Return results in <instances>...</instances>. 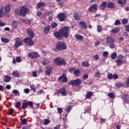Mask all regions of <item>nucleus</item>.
Here are the masks:
<instances>
[{
  "mask_svg": "<svg viewBox=\"0 0 129 129\" xmlns=\"http://www.w3.org/2000/svg\"><path fill=\"white\" fill-rule=\"evenodd\" d=\"M37 9H40V8H41V7H45L46 6V3H39L37 4Z\"/></svg>",
  "mask_w": 129,
  "mask_h": 129,
  "instance_id": "nucleus-29",
  "label": "nucleus"
},
{
  "mask_svg": "<svg viewBox=\"0 0 129 129\" xmlns=\"http://www.w3.org/2000/svg\"><path fill=\"white\" fill-rule=\"evenodd\" d=\"M42 15V13L41 12V11H38L36 13V15L37 16V17H41Z\"/></svg>",
  "mask_w": 129,
  "mask_h": 129,
  "instance_id": "nucleus-56",
  "label": "nucleus"
},
{
  "mask_svg": "<svg viewBox=\"0 0 129 129\" xmlns=\"http://www.w3.org/2000/svg\"><path fill=\"white\" fill-rule=\"evenodd\" d=\"M79 25L80 27H81V28H83V29H86V28L87 27L86 24L84 22H79Z\"/></svg>",
  "mask_w": 129,
  "mask_h": 129,
  "instance_id": "nucleus-20",
  "label": "nucleus"
},
{
  "mask_svg": "<svg viewBox=\"0 0 129 129\" xmlns=\"http://www.w3.org/2000/svg\"><path fill=\"white\" fill-rule=\"evenodd\" d=\"M58 81H60V82H67L68 81V79L66 77V75L63 74L61 76L58 78Z\"/></svg>",
  "mask_w": 129,
  "mask_h": 129,
  "instance_id": "nucleus-10",
  "label": "nucleus"
},
{
  "mask_svg": "<svg viewBox=\"0 0 129 129\" xmlns=\"http://www.w3.org/2000/svg\"><path fill=\"white\" fill-rule=\"evenodd\" d=\"M57 110L58 113H62V112H63V109L62 108H57Z\"/></svg>",
  "mask_w": 129,
  "mask_h": 129,
  "instance_id": "nucleus-50",
  "label": "nucleus"
},
{
  "mask_svg": "<svg viewBox=\"0 0 129 129\" xmlns=\"http://www.w3.org/2000/svg\"><path fill=\"white\" fill-rule=\"evenodd\" d=\"M50 29H51V26L50 25H47L45 26L43 28L44 34H45V35H47V34L49 33V31H50Z\"/></svg>",
  "mask_w": 129,
  "mask_h": 129,
  "instance_id": "nucleus-16",
  "label": "nucleus"
},
{
  "mask_svg": "<svg viewBox=\"0 0 129 129\" xmlns=\"http://www.w3.org/2000/svg\"><path fill=\"white\" fill-rule=\"evenodd\" d=\"M28 107V103H23L22 104V109H25Z\"/></svg>",
  "mask_w": 129,
  "mask_h": 129,
  "instance_id": "nucleus-42",
  "label": "nucleus"
},
{
  "mask_svg": "<svg viewBox=\"0 0 129 129\" xmlns=\"http://www.w3.org/2000/svg\"><path fill=\"white\" fill-rule=\"evenodd\" d=\"M106 43L108 45H109L110 49H113L114 47H115V45H114V39L112 38V37L110 36H108L107 37L106 39Z\"/></svg>",
  "mask_w": 129,
  "mask_h": 129,
  "instance_id": "nucleus-2",
  "label": "nucleus"
},
{
  "mask_svg": "<svg viewBox=\"0 0 129 129\" xmlns=\"http://www.w3.org/2000/svg\"><path fill=\"white\" fill-rule=\"evenodd\" d=\"M23 45V42L20 38H17L15 40V47L16 48H19L20 46H22Z\"/></svg>",
  "mask_w": 129,
  "mask_h": 129,
  "instance_id": "nucleus-11",
  "label": "nucleus"
},
{
  "mask_svg": "<svg viewBox=\"0 0 129 129\" xmlns=\"http://www.w3.org/2000/svg\"><path fill=\"white\" fill-rule=\"evenodd\" d=\"M4 82H10L11 81V78L9 76H6L4 79Z\"/></svg>",
  "mask_w": 129,
  "mask_h": 129,
  "instance_id": "nucleus-28",
  "label": "nucleus"
},
{
  "mask_svg": "<svg viewBox=\"0 0 129 129\" xmlns=\"http://www.w3.org/2000/svg\"><path fill=\"white\" fill-rule=\"evenodd\" d=\"M55 48L56 50H58L59 51H63L67 49V45H66V43H65V42L58 41L56 44Z\"/></svg>",
  "mask_w": 129,
  "mask_h": 129,
  "instance_id": "nucleus-1",
  "label": "nucleus"
},
{
  "mask_svg": "<svg viewBox=\"0 0 129 129\" xmlns=\"http://www.w3.org/2000/svg\"><path fill=\"white\" fill-rule=\"evenodd\" d=\"M97 32H98L99 33H101V32H102V27L101 26L97 25Z\"/></svg>",
  "mask_w": 129,
  "mask_h": 129,
  "instance_id": "nucleus-36",
  "label": "nucleus"
},
{
  "mask_svg": "<svg viewBox=\"0 0 129 129\" xmlns=\"http://www.w3.org/2000/svg\"><path fill=\"white\" fill-rule=\"evenodd\" d=\"M51 27L52 29H55L57 27V23L55 22H53L51 24Z\"/></svg>",
  "mask_w": 129,
  "mask_h": 129,
  "instance_id": "nucleus-45",
  "label": "nucleus"
},
{
  "mask_svg": "<svg viewBox=\"0 0 129 129\" xmlns=\"http://www.w3.org/2000/svg\"><path fill=\"white\" fill-rule=\"evenodd\" d=\"M24 43L28 45V46H33L34 45V40L29 37L26 38L23 40Z\"/></svg>",
  "mask_w": 129,
  "mask_h": 129,
  "instance_id": "nucleus-7",
  "label": "nucleus"
},
{
  "mask_svg": "<svg viewBox=\"0 0 129 129\" xmlns=\"http://www.w3.org/2000/svg\"><path fill=\"white\" fill-rule=\"evenodd\" d=\"M123 59V56L122 55L120 54L118 56L117 59L116 60V63L118 66H121L124 64V62L122 60Z\"/></svg>",
  "mask_w": 129,
  "mask_h": 129,
  "instance_id": "nucleus-5",
  "label": "nucleus"
},
{
  "mask_svg": "<svg viewBox=\"0 0 129 129\" xmlns=\"http://www.w3.org/2000/svg\"><path fill=\"white\" fill-rule=\"evenodd\" d=\"M32 76L33 77H37V72H36V71L33 72H32Z\"/></svg>",
  "mask_w": 129,
  "mask_h": 129,
  "instance_id": "nucleus-57",
  "label": "nucleus"
},
{
  "mask_svg": "<svg viewBox=\"0 0 129 129\" xmlns=\"http://www.w3.org/2000/svg\"><path fill=\"white\" fill-rule=\"evenodd\" d=\"M28 56L29 58H31L32 59H36V58L39 57V54L37 52L28 53Z\"/></svg>",
  "mask_w": 129,
  "mask_h": 129,
  "instance_id": "nucleus-12",
  "label": "nucleus"
},
{
  "mask_svg": "<svg viewBox=\"0 0 129 129\" xmlns=\"http://www.w3.org/2000/svg\"><path fill=\"white\" fill-rule=\"evenodd\" d=\"M90 66V64L87 61H83L82 63V66H83V67H89Z\"/></svg>",
  "mask_w": 129,
  "mask_h": 129,
  "instance_id": "nucleus-32",
  "label": "nucleus"
},
{
  "mask_svg": "<svg viewBox=\"0 0 129 129\" xmlns=\"http://www.w3.org/2000/svg\"><path fill=\"white\" fill-rule=\"evenodd\" d=\"M57 92L59 94H61L62 96H67L68 95V93L66 92V89L65 88L58 89Z\"/></svg>",
  "mask_w": 129,
  "mask_h": 129,
  "instance_id": "nucleus-9",
  "label": "nucleus"
},
{
  "mask_svg": "<svg viewBox=\"0 0 129 129\" xmlns=\"http://www.w3.org/2000/svg\"><path fill=\"white\" fill-rule=\"evenodd\" d=\"M15 16H21V9H16L15 11Z\"/></svg>",
  "mask_w": 129,
  "mask_h": 129,
  "instance_id": "nucleus-30",
  "label": "nucleus"
},
{
  "mask_svg": "<svg viewBox=\"0 0 129 129\" xmlns=\"http://www.w3.org/2000/svg\"><path fill=\"white\" fill-rule=\"evenodd\" d=\"M31 90H32L34 92H36V87L34 86H30Z\"/></svg>",
  "mask_w": 129,
  "mask_h": 129,
  "instance_id": "nucleus-51",
  "label": "nucleus"
},
{
  "mask_svg": "<svg viewBox=\"0 0 129 129\" xmlns=\"http://www.w3.org/2000/svg\"><path fill=\"white\" fill-rule=\"evenodd\" d=\"M13 75L15 77H19L20 76V74H19V72H13Z\"/></svg>",
  "mask_w": 129,
  "mask_h": 129,
  "instance_id": "nucleus-43",
  "label": "nucleus"
},
{
  "mask_svg": "<svg viewBox=\"0 0 129 129\" xmlns=\"http://www.w3.org/2000/svg\"><path fill=\"white\" fill-rule=\"evenodd\" d=\"M50 120L48 119H45L44 120V122H43V124L44 125H47V124H49V123H50Z\"/></svg>",
  "mask_w": 129,
  "mask_h": 129,
  "instance_id": "nucleus-39",
  "label": "nucleus"
},
{
  "mask_svg": "<svg viewBox=\"0 0 129 129\" xmlns=\"http://www.w3.org/2000/svg\"><path fill=\"white\" fill-rule=\"evenodd\" d=\"M83 81L81 79H77L75 80H72L70 82V84L71 85H74V86H79Z\"/></svg>",
  "mask_w": 129,
  "mask_h": 129,
  "instance_id": "nucleus-6",
  "label": "nucleus"
},
{
  "mask_svg": "<svg viewBox=\"0 0 129 129\" xmlns=\"http://www.w3.org/2000/svg\"><path fill=\"white\" fill-rule=\"evenodd\" d=\"M127 22H128V21L127 19H123L122 20V25H125L126 24H127Z\"/></svg>",
  "mask_w": 129,
  "mask_h": 129,
  "instance_id": "nucleus-47",
  "label": "nucleus"
},
{
  "mask_svg": "<svg viewBox=\"0 0 129 129\" xmlns=\"http://www.w3.org/2000/svg\"><path fill=\"white\" fill-rule=\"evenodd\" d=\"M12 26L13 27V28H14V29H18V22L16 21H13L12 22Z\"/></svg>",
  "mask_w": 129,
  "mask_h": 129,
  "instance_id": "nucleus-23",
  "label": "nucleus"
},
{
  "mask_svg": "<svg viewBox=\"0 0 129 129\" xmlns=\"http://www.w3.org/2000/svg\"><path fill=\"white\" fill-rule=\"evenodd\" d=\"M74 18L75 19V20H76V21H80V19H81L80 16L77 13H75L74 14Z\"/></svg>",
  "mask_w": 129,
  "mask_h": 129,
  "instance_id": "nucleus-26",
  "label": "nucleus"
},
{
  "mask_svg": "<svg viewBox=\"0 0 129 129\" xmlns=\"http://www.w3.org/2000/svg\"><path fill=\"white\" fill-rule=\"evenodd\" d=\"M16 61L18 63L21 62L22 61V59H21V57L20 56H17L16 57Z\"/></svg>",
  "mask_w": 129,
  "mask_h": 129,
  "instance_id": "nucleus-52",
  "label": "nucleus"
},
{
  "mask_svg": "<svg viewBox=\"0 0 129 129\" xmlns=\"http://www.w3.org/2000/svg\"><path fill=\"white\" fill-rule=\"evenodd\" d=\"M16 107H20L21 106V102H17L15 104Z\"/></svg>",
  "mask_w": 129,
  "mask_h": 129,
  "instance_id": "nucleus-59",
  "label": "nucleus"
},
{
  "mask_svg": "<svg viewBox=\"0 0 129 129\" xmlns=\"http://www.w3.org/2000/svg\"><path fill=\"white\" fill-rule=\"evenodd\" d=\"M27 119H24L23 120H21L20 124L21 125H25L27 124Z\"/></svg>",
  "mask_w": 129,
  "mask_h": 129,
  "instance_id": "nucleus-38",
  "label": "nucleus"
},
{
  "mask_svg": "<svg viewBox=\"0 0 129 129\" xmlns=\"http://www.w3.org/2000/svg\"><path fill=\"white\" fill-rule=\"evenodd\" d=\"M107 78L110 80L112 79V78H113V75H112V74H110L107 75Z\"/></svg>",
  "mask_w": 129,
  "mask_h": 129,
  "instance_id": "nucleus-49",
  "label": "nucleus"
},
{
  "mask_svg": "<svg viewBox=\"0 0 129 129\" xmlns=\"http://www.w3.org/2000/svg\"><path fill=\"white\" fill-rule=\"evenodd\" d=\"M72 109V108L71 107H69L67 108L66 111H67V112L69 113L70 111H71Z\"/></svg>",
  "mask_w": 129,
  "mask_h": 129,
  "instance_id": "nucleus-61",
  "label": "nucleus"
},
{
  "mask_svg": "<svg viewBox=\"0 0 129 129\" xmlns=\"http://www.w3.org/2000/svg\"><path fill=\"white\" fill-rule=\"evenodd\" d=\"M118 5H121L122 6H124L126 4V0H117Z\"/></svg>",
  "mask_w": 129,
  "mask_h": 129,
  "instance_id": "nucleus-24",
  "label": "nucleus"
},
{
  "mask_svg": "<svg viewBox=\"0 0 129 129\" xmlns=\"http://www.w3.org/2000/svg\"><path fill=\"white\" fill-rule=\"evenodd\" d=\"M28 13V8L26 6H22L20 9V16L25 17Z\"/></svg>",
  "mask_w": 129,
  "mask_h": 129,
  "instance_id": "nucleus-8",
  "label": "nucleus"
},
{
  "mask_svg": "<svg viewBox=\"0 0 129 129\" xmlns=\"http://www.w3.org/2000/svg\"><path fill=\"white\" fill-rule=\"evenodd\" d=\"M56 2L57 3L58 6H59V7H63V2L62 0H56Z\"/></svg>",
  "mask_w": 129,
  "mask_h": 129,
  "instance_id": "nucleus-35",
  "label": "nucleus"
},
{
  "mask_svg": "<svg viewBox=\"0 0 129 129\" xmlns=\"http://www.w3.org/2000/svg\"><path fill=\"white\" fill-rule=\"evenodd\" d=\"M27 105H29V106H32V105H33V102L28 101L27 103Z\"/></svg>",
  "mask_w": 129,
  "mask_h": 129,
  "instance_id": "nucleus-63",
  "label": "nucleus"
},
{
  "mask_svg": "<svg viewBox=\"0 0 129 129\" xmlns=\"http://www.w3.org/2000/svg\"><path fill=\"white\" fill-rule=\"evenodd\" d=\"M75 38L77 39V40H83V36H82V35H80L79 34H76L75 35Z\"/></svg>",
  "mask_w": 129,
  "mask_h": 129,
  "instance_id": "nucleus-25",
  "label": "nucleus"
},
{
  "mask_svg": "<svg viewBox=\"0 0 129 129\" xmlns=\"http://www.w3.org/2000/svg\"><path fill=\"white\" fill-rule=\"evenodd\" d=\"M61 126L60 125H57L54 128V129H60V127Z\"/></svg>",
  "mask_w": 129,
  "mask_h": 129,
  "instance_id": "nucleus-64",
  "label": "nucleus"
},
{
  "mask_svg": "<svg viewBox=\"0 0 129 129\" xmlns=\"http://www.w3.org/2000/svg\"><path fill=\"white\" fill-rule=\"evenodd\" d=\"M115 86L117 88H120V87H122V86H123V84L121 83H117L116 84Z\"/></svg>",
  "mask_w": 129,
  "mask_h": 129,
  "instance_id": "nucleus-41",
  "label": "nucleus"
},
{
  "mask_svg": "<svg viewBox=\"0 0 129 129\" xmlns=\"http://www.w3.org/2000/svg\"><path fill=\"white\" fill-rule=\"evenodd\" d=\"M95 76L96 77H100V73H99V72H96Z\"/></svg>",
  "mask_w": 129,
  "mask_h": 129,
  "instance_id": "nucleus-60",
  "label": "nucleus"
},
{
  "mask_svg": "<svg viewBox=\"0 0 129 129\" xmlns=\"http://www.w3.org/2000/svg\"><path fill=\"white\" fill-rule=\"evenodd\" d=\"M113 79L116 80V79H118V75H117V74H113Z\"/></svg>",
  "mask_w": 129,
  "mask_h": 129,
  "instance_id": "nucleus-55",
  "label": "nucleus"
},
{
  "mask_svg": "<svg viewBox=\"0 0 129 129\" xmlns=\"http://www.w3.org/2000/svg\"><path fill=\"white\" fill-rule=\"evenodd\" d=\"M1 41L3 43H5V44H8L9 42H10V40L8 38H5L4 37L1 38Z\"/></svg>",
  "mask_w": 129,
  "mask_h": 129,
  "instance_id": "nucleus-31",
  "label": "nucleus"
},
{
  "mask_svg": "<svg viewBox=\"0 0 129 129\" xmlns=\"http://www.w3.org/2000/svg\"><path fill=\"white\" fill-rule=\"evenodd\" d=\"M120 30V28H115L112 29L111 32L113 34H117V33L119 32Z\"/></svg>",
  "mask_w": 129,
  "mask_h": 129,
  "instance_id": "nucleus-22",
  "label": "nucleus"
},
{
  "mask_svg": "<svg viewBox=\"0 0 129 129\" xmlns=\"http://www.w3.org/2000/svg\"><path fill=\"white\" fill-rule=\"evenodd\" d=\"M54 36L55 38H57L58 40H60V39H62L63 36V35H62V33L59 32H55L54 33Z\"/></svg>",
  "mask_w": 129,
  "mask_h": 129,
  "instance_id": "nucleus-17",
  "label": "nucleus"
},
{
  "mask_svg": "<svg viewBox=\"0 0 129 129\" xmlns=\"http://www.w3.org/2000/svg\"><path fill=\"white\" fill-rule=\"evenodd\" d=\"M74 74L75 75V76H79V74H80V71L78 69L75 70Z\"/></svg>",
  "mask_w": 129,
  "mask_h": 129,
  "instance_id": "nucleus-33",
  "label": "nucleus"
},
{
  "mask_svg": "<svg viewBox=\"0 0 129 129\" xmlns=\"http://www.w3.org/2000/svg\"><path fill=\"white\" fill-rule=\"evenodd\" d=\"M99 59V56L98 55H95L93 57V59L95 60V61H96Z\"/></svg>",
  "mask_w": 129,
  "mask_h": 129,
  "instance_id": "nucleus-54",
  "label": "nucleus"
},
{
  "mask_svg": "<svg viewBox=\"0 0 129 129\" xmlns=\"http://www.w3.org/2000/svg\"><path fill=\"white\" fill-rule=\"evenodd\" d=\"M15 111V109H13V108H11L10 110V113H9V114H13V113H14V112Z\"/></svg>",
  "mask_w": 129,
  "mask_h": 129,
  "instance_id": "nucleus-62",
  "label": "nucleus"
},
{
  "mask_svg": "<svg viewBox=\"0 0 129 129\" xmlns=\"http://www.w3.org/2000/svg\"><path fill=\"white\" fill-rule=\"evenodd\" d=\"M11 11V5L10 4L7 5L5 8V13H10Z\"/></svg>",
  "mask_w": 129,
  "mask_h": 129,
  "instance_id": "nucleus-21",
  "label": "nucleus"
},
{
  "mask_svg": "<svg viewBox=\"0 0 129 129\" xmlns=\"http://www.w3.org/2000/svg\"><path fill=\"white\" fill-rule=\"evenodd\" d=\"M92 96V92L91 91H89L87 92L86 94V98L87 99L91 98Z\"/></svg>",
  "mask_w": 129,
  "mask_h": 129,
  "instance_id": "nucleus-34",
  "label": "nucleus"
},
{
  "mask_svg": "<svg viewBox=\"0 0 129 129\" xmlns=\"http://www.w3.org/2000/svg\"><path fill=\"white\" fill-rule=\"evenodd\" d=\"M107 7L108 9H114L115 6L114 5V3L113 2H108L107 3Z\"/></svg>",
  "mask_w": 129,
  "mask_h": 129,
  "instance_id": "nucleus-18",
  "label": "nucleus"
},
{
  "mask_svg": "<svg viewBox=\"0 0 129 129\" xmlns=\"http://www.w3.org/2000/svg\"><path fill=\"white\" fill-rule=\"evenodd\" d=\"M41 63L42 65H47L49 64V60L48 59H43Z\"/></svg>",
  "mask_w": 129,
  "mask_h": 129,
  "instance_id": "nucleus-37",
  "label": "nucleus"
},
{
  "mask_svg": "<svg viewBox=\"0 0 129 129\" xmlns=\"http://www.w3.org/2000/svg\"><path fill=\"white\" fill-rule=\"evenodd\" d=\"M108 55V52L107 51H105L103 53V57H107V56Z\"/></svg>",
  "mask_w": 129,
  "mask_h": 129,
  "instance_id": "nucleus-58",
  "label": "nucleus"
},
{
  "mask_svg": "<svg viewBox=\"0 0 129 129\" xmlns=\"http://www.w3.org/2000/svg\"><path fill=\"white\" fill-rule=\"evenodd\" d=\"M12 93L13 94H15L16 95H19L20 96V93L19 92V91H18V90H14L13 91H12Z\"/></svg>",
  "mask_w": 129,
  "mask_h": 129,
  "instance_id": "nucleus-44",
  "label": "nucleus"
},
{
  "mask_svg": "<svg viewBox=\"0 0 129 129\" xmlns=\"http://www.w3.org/2000/svg\"><path fill=\"white\" fill-rule=\"evenodd\" d=\"M27 33L29 37H30V38H34V37H35V34H34V31H33V30H32V29H31L30 28H28L27 29Z\"/></svg>",
  "mask_w": 129,
  "mask_h": 129,
  "instance_id": "nucleus-14",
  "label": "nucleus"
},
{
  "mask_svg": "<svg viewBox=\"0 0 129 129\" xmlns=\"http://www.w3.org/2000/svg\"><path fill=\"white\" fill-rule=\"evenodd\" d=\"M65 14L63 13H60L57 15V18L60 22H63V21H65Z\"/></svg>",
  "mask_w": 129,
  "mask_h": 129,
  "instance_id": "nucleus-15",
  "label": "nucleus"
},
{
  "mask_svg": "<svg viewBox=\"0 0 129 129\" xmlns=\"http://www.w3.org/2000/svg\"><path fill=\"white\" fill-rule=\"evenodd\" d=\"M116 57H117V54H116V52H114L112 53L111 56V59H115V58H116Z\"/></svg>",
  "mask_w": 129,
  "mask_h": 129,
  "instance_id": "nucleus-40",
  "label": "nucleus"
},
{
  "mask_svg": "<svg viewBox=\"0 0 129 129\" xmlns=\"http://www.w3.org/2000/svg\"><path fill=\"white\" fill-rule=\"evenodd\" d=\"M54 61L56 65H66L65 59L61 57H57L54 59Z\"/></svg>",
  "mask_w": 129,
  "mask_h": 129,
  "instance_id": "nucleus-4",
  "label": "nucleus"
},
{
  "mask_svg": "<svg viewBox=\"0 0 129 129\" xmlns=\"http://www.w3.org/2000/svg\"><path fill=\"white\" fill-rule=\"evenodd\" d=\"M52 68L47 67V69L45 71V75H50L52 73Z\"/></svg>",
  "mask_w": 129,
  "mask_h": 129,
  "instance_id": "nucleus-19",
  "label": "nucleus"
},
{
  "mask_svg": "<svg viewBox=\"0 0 129 129\" xmlns=\"http://www.w3.org/2000/svg\"><path fill=\"white\" fill-rule=\"evenodd\" d=\"M106 3L105 2H104L102 3L101 5L100 6V8L101 9V10H104L105 8H106Z\"/></svg>",
  "mask_w": 129,
  "mask_h": 129,
  "instance_id": "nucleus-27",
  "label": "nucleus"
},
{
  "mask_svg": "<svg viewBox=\"0 0 129 129\" xmlns=\"http://www.w3.org/2000/svg\"><path fill=\"white\" fill-rule=\"evenodd\" d=\"M97 11V4H94L92 5L88 9V11L90 13H92V12H95Z\"/></svg>",
  "mask_w": 129,
  "mask_h": 129,
  "instance_id": "nucleus-13",
  "label": "nucleus"
},
{
  "mask_svg": "<svg viewBox=\"0 0 129 129\" xmlns=\"http://www.w3.org/2000/svg\"><path fill=\"white\" fill-rule=\"evenodd\" d=\"M129 100V96L125 95L124 96V101H128Z\"/></svg>",
  "mask_w": 129,
  "mask_h": 129,
  "instance_id": "nucleus-48",
  "label": "nucleus"
},
{
  "mask_svg": "<svg viewBox=\"0 0 129 129\" xmlns=\"http://www.w3.org/2000/svg\"><path fill=\"white\" fill-rule=\"evenodd\" d=\"M69 31H70V27L65 26L61 28L60 32L64 38H68V37H69V34L68 33H69Z\"/></svg>",
  "mask_w": 129,
  "mask_h": 129,
  "instance_id": "nucleus-3",
  "label": "nucleus"
},
{
  "mask_svg": "<svg viewBox=\"0 0 129 129\" xmlns=\"http://www.w3.org/2000/svg\"><path fill=\"white\" fill-rule=\"evenodd\" d=\"M114 25L115 26H118V25H120V21L119 20H116Z\"/></svg>",
  "mask_w": 129,
  "mask_h": 129,
  "instance_id": "nucleus-53",
  "label": "nucleus"
},
{
  "mask_svg": "<svg viewBox=\"0 0 129 129\" xmlns=\"http://www.w3.org/2000/svg\"><path fill=\"white\" fill-rule=\"evenodd\" d=\"M108 95L110 98H114V97H115L114 94L113 93H109Z\"/></svg>",
  "mask_w": 129,
  "mask_h": 129,
  "instance_id": "nucleus-46",
  "label": "nucleus"
}]
</instances>
